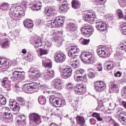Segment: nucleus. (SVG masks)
I'll return each mask as SVG.
<instances>
[{
    "label": "nucleus",
    "mask_w": 126,
    "mask_h": 126,
    "mask_svg": "<svg viewBox=\"0 0 126 126\" xmlns=\"http://www.w3.org/2000/svg\"><path fill=\"white\" fill-rule=\"evenodd\" d=\"M47 12L49 13L46 17L47 22L54 28L61 27L64 23L63 17H55L57 14L51 11V9H48Z\"/></svg>",
    "instance_id": "obj_1"
},
{
    "label": "nucleus",
    "mask_w": 126,
    "mask_h": 126,
    "mask_svg": "<svg viewBox=\"0 0 126 126\" xmlns=\"http://www.w3.org/2000/svg\"><path fill=\"white\" fill-rule=\"evenodd\" d=\"M81 59L86 63H94L96 57L90 52H84L81 54Z\"/></svg>",
    "instance_id": "obj_2"
},
{
    "label": "nucleus",
    "mask_w": 126,
    "mask_h": 126,
    "mask_svg": "<svg viewBox=\"0 0 126 126\" xmlns=\"http://www.w3.org/2000/svg\"><path fill=\"white\" fill-rule=\"evenodd\" d=\"M20 8H21V7L19 6H12L10 9V13L12 15H13L15 17H20V16L23 15L22 10H21Z\"/></svg>",
    "instance_id": "obj_3"
},
{
    "label": "nucleus",
    "mask_w": 126,
    "mask_h": 126,
    "mask_svg": "<svg viewBox=\"0 0 126 126\" xmlns=\"http://www.w3.org/2000/svg\"><path fill=\"white\" fill-rule=\"evenodd\" d=\"M38 88V84L36 82L25 85L24 88L26 91H29V93H34L35 89Z\"/></svg>",
    "instance_id": "obj_4"
},
{
    "label": "nucleus",
    "mask_w": 126,
    "mask_h": 126,
    "mask_svg": "<svg viewBox=\"0 0 126 126\" xmlns=\"http://www.w3.org/2000/svg\"><path fill=\"white\" fill-rule=\"evenodd\" d=\"M43 79L45 81L50 80L51 78H53L55 76V73L54 70H45L43 71Z\"/></svg>",
    "instance_id": "obj_5"
},
{
    "label": "nucleus",
    "mask_w": 126,
    "mask_h": 126,
    "mask_svg": "<svg viewBox=\"0 0 126 126\" xmlns=\"http://www.w3.org/2000/svg\"><path fill=\"white\" fill-rule=\"evenodd\" d=\"M29 118L33 123L37 124V125H39V124H41L42 123L41 116L37 113H33L30 114Z\"/></svg>",
    "instance_id": "obj_6"
},
{
    "label": "nucleus",
    "mask_w": 126,
    "mask_h": 126,
    "mask_svg": "<svg viewBox=\"0 0 126 126\" xmlns=\"http://www.w3.org/2000/svg\"><path fill=\"white\" fill-rule=\"evenodd\" d=\"M72 74V69L71 67L69 66H67L64 68L63 70V73L62 74V76L65 79H67V78H69L71 75Z\"/></svg>",
    "instance_id": "obj_7"
},
{
    "label": "nucleus",
    "mask_w": 126,
    "mask_h": 126,
    "mask_svg": "<svg viewBox=\"0 0 126 126\" xmlns=\"http://www.w3.org/2000/svg\"><path fill=\"white\" fill-rule=\"evenodd\" d=\"M95 18H96V14L94 11H91L86 14L84 20L87 22H93Z\"/></svg>",
    "instance_id": "obj_8"
},
{
    "label": "nucleus",
    "mask_w": 126,
    "mask_h": 126,
    "mask_svg": "<svg viewBox=\"0 0 126 126\" xmlns=\"http://www.w3.org/2000/svg\"><path fill=\"white\" fill-rule=\"evenodd\" d=\"M78 53H79V49L75 46H71L70 47L68 52V56L70 58H72L73 60H74L76 58L73 57H75V54H78Z\"/></svg>",
    "instance_id": "obj_9"
},
{
    "label": "nucleus",
    "mask_w": 126,
    "mask_h": 126,
    "mask_svg": "<svg viewBox=\"0 0 126 126\" xmlns=\"http://www.w3.org/2000/svg\"><path fill=\"white\" fill-rule=\"evenodd\" d=\"M55 61L58 63H63L65 61V55L63 53H56L55 55Z\"/></svg>",
    "instance_id": "obj_10"
},
{
    "label": "nucleus",
    "mask_w": 126,
    "mask_h": 126,
    "mask_svg": "<svg viewBox=\"0 0 126 126\" xmlns=\"http://www.w3.org/2000/svg\"><path fill=\"white\" fill-rule=\"evenodd\" d=\"M94 88L97 92H101L106 88V85L104 84V82L97 81L95 83Z\"/></svg>",
    "instance_id": "obj_11"
},
{
    "label": "nucleus",
    "mask_w": 126,
    "mask_h": 126,
    "mask_svg": "<svg viewBox=\"0 0 126 126\" xmlns=\"http://www.w3.org/2000/svg\"><path fill=\"white\" fill-rule=\"evenodd\" d=\"M112 48L110 47H107L106 49L100 48L96 50V53L98 56L101 58L105 57L107 55V52H111Z\"/></svg>",
    "instance_id": "obj_12"
},
{
    "label": "nucleus",
    "mask_w": 126,
    "mask_h": 126,
    "mask_svg": "<svg viewBox=\"0 0 126 126\" xmlns=\"http://www.w3.org/2000/svg\"><path fill=\"white\" fill-rule=\"evenodd\" d=\"M3 111L4 112L3 113V115L4 116V119L5 120H9L10 119H11V117H12V114H11V112H10V109H9L7 107H4L2 108Z\"/></svg>",
    "instance_id": "obj_13"
},
{
    "label": "nucleus",
    "mask_w": 126,
    "mask_h": 126,
    "mask_svg": "<svg viewBox=\"0 0 126 126\" xmlns=\"http://www.w3.org/2000/svg\"><path fill=\"white\" fill-rule=\"evenodd\" d=\"M11 82L8 77H5L1 81V85L4 88L9 89L11 87Z\"/></svg>",
    "instance_id": "obj_14"
},
{
    "label": "nucleus",
    "mask_w": 126,
    "mask_h": 126,
    "mask_svg": "<svg viewBox=\"0 0 126 126\" xmlns=\"http://www.w3.org/2000/svg\"><path fill=\"white\" fill-rule=\"evenodd\" d=\"M9 105L14 112H19V104L16 101L10 100Z\"/></svg>",
    "instance_id": "obj_15"
},
{
    "label": "nucleus",
    "mask_w": 126,
    "mask_h": 126,
    "mask_svg": "<svg viewBox=\"0 0 126 126\" xmlns=\"http://www.w3.org/2000/svg\"><path fill=\"white\" fill-rule=\"evenodd\" d=\"M9 67V62L4 61L2 59H0V70H4Z\"/></svg>",
    "instance_id": "obj_16"
},
{
    "label": "nucleus",
    "mask_w": 126,
    "mask_h": 126,
    "mask_svg": "<svg viewBox=\"0 0 126 126\" xmlns=\"http://www.w3.org/2000/svg\"><path fill=\"white\" fill-rule=\"evenodd\" d=\"M96 28L99 31H105L107 29V25L103 22H96Z\"/></svg>",
    "instance_id": "obj_17"
},
{
    "label": "nucleus",
    "mask_w": 126,
    "mask_h": 126,
    "mask_svg": "<svg viewBox=\"0 0 126 126\" xmlns=\"http://www.w3.org/2000/svg\"><path fill=\"white\" fill-rule=\"evenodd\" d=\"M65 104H66L65 100L63 98H57L54 105H55L56 107H63Z\"/></svg>",
    "instance_id": "obj_18"
},
{
    "label": "nucleus",
    "mask_w": 126,
    "mask_h": 126,
    "mask_svg": "<svg viewBox=\"0 0 126 126\" xmlns=\"http://www.w3.org/2000/svg\"><path fill=\"white\" fill-rule=\"evenodd\" d=\"M81 32L83 35L90 34L93 33V29L92 28L85 27L81 29Z\"/></svg>",
    "instance_id": "obj_19"
},
{
    "label": "nucleus",
    "mask_w": 126,
    "mask_h": 126,
    "mask_svg": "<svg viewBox=\"0 0 126 126\" xmlns=\"http://www.w3.org/2000/svg\"><path fill=\"white\" fill-rule=\"evenodd\" d=\"M24 26L26 28H33L34 24L33 21L30 19H26L23 22Z\"/></svg>",
    "instance_id": "obj_20"
},
{
    "label": "nucleus",
    "mask_w": 126,
    "mask_h": 126,
    "mask_svg": "<svg viewBox=\"0 0 126 126\" xmlns=\"http://www.w3.org/2000/svg\"><path fill=\"white\" fill-rule=\"evenodd\" d=\"M76 29H77L76 25L73 23H69L67 25V31L70 33H73Z\"/></svg>",
    "instance_id": "obj_21"
},
{
    "label": "nucleus",
    "mask_w": 126,
    "mask_h": 126,
    "mask_svg": "<svg viewBox=\"0 0 126 126\" xmlns=\"http://www.w3.org/2000/svg\"><path fill=\"white\" fill-rule=\"evenodd\" d=\"M53 84L56 89L58 90H61L63 88V84H62V81L60 79H55Z\"/></svg>",
    "instance_id": "obj_22"
},
{
    "label": "nucleus",
    "mask_w": 126,
    "mask_h": 126,
    "mask_svg": "<svg viewBox=\"0 0 126 126\" xmlns=\"http://www.w3.org/2000/svg\"><path fill=\"white\" fill-rule=\"evenodd\" d=\"M74 90L76 93H81L84 92L85 87H84V85L82 84H78L74 87Z\"/></svg>",
    "instance_id": "obj_23"
},
{
    "label": "nucleus",
    "mask_w": 126,
    "mask_h": 126,
    "mask_svg": "<svg viewBox=\"0 0 126 126\" xmlns=\"http://www.w3.org/2000/svg\"><path fill=\"white\" fill-rule=\"evenodd\" d=\"M118 119L123 125H126V113L122 112L120 113Z\"/></svg>",
    "instance_id": "obj_24"
},
{
    "label": "nucleus",
    "mask_w": 126,
    "mask_h": 126,
    "mask_svg": "<svg viewBox=\"0 0 126 126\" xmlns=\"http://www.w3.org/2000/svg\"><path fill=\"white\" fill-rule=\"evenodd\" d=\"M13 76L15 79H20V78H22V72L14 71L13 73Z\"/></svg>",
    "instance_id": "obj_25"
},
{
    "label": "nucleus",
    "mask_w": 126,
    "mask_h": 126,
    "mask_svg": "<svg viewBox=\"0 0 126 126\" xmlns=\"http://www.w3.org/2000/svg\"><path fill=\"white\" fill-rule=\"evenodd\" d=\"M76 119L77 124H78V125L83 126L84 124H85V120H84V118L80 116H77Z\"/></svg>",
    "instance_id": "obj_26"
},
{
    "label": "nucleus",
    "mask_w": 126,
    "mask_h": 126,
    "mask_svg": "<svg viewBox=\"0 0 126 126\" xmlns=\"http://www.w3.org/2000/svg\"><path fill=\"white\" fill-rule=\"evenodd\" d=\"M72 7L74 9H78L80 7V3L77 0H73L72 1Z\"/></svg>",
    "instance_id": "obj_27"
},
{
    "label": "nucleus",
    "mask_w": 126,
    "mask_h": 126,
    "mask_svg": "<svg viewBox=\"0 0 126 126\" xmlns=\"http://www.w3.org/2000/svg\"><path fill=\"white\" fill-rule=\"evenodd\" d=\"M111 88L112 91L115 93L119 92V85L117 84V83H112Z\"/></svg>",
    "instance_id": "obj_28"
},
{
    "label": "nucleus",
    "mask_w": 126,
    "mask_h": 126,
    "mask_svg": "<svg viewBox=\"0 0 126 126\" xmlns=\"http://www.w3.org/2000/svg\"><path fill=\"white\" fill-rule=\"evenodd\" d=\"M74 78L76 81H83L84 79L86 78V75H83V76H80V75H78V76H74Z\"/></svg>",
    "instance_id": "obj_29"
},
{
    "label": "nucleus",
    "mask_w": 126,
    "mask_h": 126,
    "mask_svg": "<svg viewBox=\"0 0 126 126\" xmlns=\"http://www.w3.org/2000/svg\"><path fill=\"white\" fill-rule=\"evenodd\" d=\"M38 102L41 105H45L47 102V100L46 99V97L43 95H40L39 96L38 98Z\"/></svg>",
    "instance_id": "obj_30"
},
{
    "label": "nucleus",
    "mask_w": 126,
    "mask_h": 126,
    "mask_svg": "<svg viewBox=\"0 0 126 126\" xmlns=\"http://www.w3.org/2000/svg\"><path fill=\"white\" fill-rule=\"evenodd\" d=\"M113 66H114V63L110 62L104 66V68L105 70H111L113 69Z\"/></svg>",
    "instance_id": "obj_31"
},
{
    "label": "nucleus",
    "mask_w": 126,
    "mask_h": 126,
    "mask_svg": "<svg viewBox=\"0 0 126 126\" xmlns=\"http://www.w3.org/2000/svg\"><path fill=\"white\" fill-rule=\"evenodd\" d=\"M71 62H74L75 63H74L72 64V66L74 68H78V67H79V60H77L76 59H72L71 60Z\"/></svg>",
    "instance_id": "obj_32"
},
{
    "label": "nucleus",
    "mask_w": 126,
    "mask_h": 126,
    "mask_svg": "<svg viewBox=\"0 0 126 126\" xmlns=\"http://www.w3.org/2000/svg\"><path fill=\"white\" fill-rule=\"evenodd\" d=\"M49 60L45 59L42 60V64L45 67H48L49 68H52V63H47Z\"/></svg>",
    "instance_id": "obj_33"
},
{
    "label": "nucleus",
    "mask_w": 126,
    "mask_h": 126,
    "mask_svg": "<svg viewBox=\"0 0 126 126\" xmlns=\"http://www.w3.org/2000/svg\"><path fill=\"white\" fill-rule=\"evenodd\" d=\"M33 45L34 48H39V47H41L42 45V41H41V40L40 39H36L34 41Z\"/></svg>",
    "instance_id": "obj_34"
},
{
    "label": "nucleus",
    "mask_w": 126,
    "mask_h": 126,
    "mask_svg": "<svg viewBox=\"0 0 126 126\" xmlns=\"http://www.w3.org/2000/svg\"><path fill=\"white\" fill-rule=\"evenodd\" d=\"M54 39L55 42H56V43H57V44H58V45L60 46L63 44V40L62 39V37L57 35L54 36Z\"/></svg>",
    "instance_id": "obj_35"
},
{
    "label": "nucleus",
    "mask_w": 126,
    "mask_h": 126,
    "mask_svg": "<svg viewBox=\"0 0 126 126\" xmlns=\"http://www.w3.org/2000/svg\"><path fill=\"white\" fill-rule=\"evenodd\" d=\"M5 104H6V98L3 95L0 94V105L4 106Z\"/></svg>",
    "instance_id": "obj_36"
},
{
    "label": "nucleus",
    "mask_w": 126,
    "mask_h": 126,
    "mask_svg": "<svg viewBox=\"0 0 126 126\" xmlns=\"http://www.w3.org/2000/svg\"><path fill=\"white\" fill-rule=\"evenodd\" d=\"M75 73L77 75H80L82 76L83 75H86V73H85V70H84L83 69L76 70L75 71Z\"/></svg>",
    "instance_id": "obj_37"
},
{
    "label": "nucleus",
    "mask_w": 126,
    "mask_h": 126,
    "mask_svg": "<svg viewBox=\"0 0 126 126\" xmlns=\"http://www.w3.org/2000/svg\"><path fill=\"white\" fill-rule=\"evenodd\" d=\"M89 73L88 76L89 78H94L95 77V74L94 73V70L92 68H89L88 70Z\"/></svg>",
    "instance_id": "obj_38"
},
{
    "label": "nucleus",
    "mask_w": 126,
    "mask_h": 126,
    "mask_svg": "<svg viewBox=\"0 0 126 126\" xmlns=\"http://www.w3.org/2000/svg\"><path fill=\"white\" fill-rule=\"evenodd\" d=\"M18 119L17 121V122L18 124H19L20 123H25L26 119L25 116L23 115H20L18 117Z\"/></svg>",
    "instance_id": "obj_39"
},
{
    "label": "nucleus",
    "mask_w": 126,
    "mask_h": 126,
    "mask_svg": "<svg viewBox=\"0 0 126 126\" xmlns=\"http://www.w3.org/2000/svg\"><path fill=\"white\" fill-rule=\"evenodd\" d=\"M1 46L2 48H7V47H9V41L6 39L3 40Z\"/></svg>",
    "instance_id": "obj_40"
},
{
    "label": "nucleus",
    "mask_w": 126,
    "mask_h": 126,
    "mask_svg": "<svg viewBox=\"0 0 126 126\" xmlns=\"http://www.w3.org/2000/svg\"><path fill=\"white\" fill-rule=\"evenodd\" d=\"M92 116L94 118H96L98 122H102V121H103V119L101 118V117H100V114H99V113L94 112L93 113Z\"/></svg>",
    "instance_id": "obj_41"
},
{
    "label": "nucleus",
    "mask_w": 126,
    "mask_h": 126,
    "mask_svg": "<svg viewBox=\"0 0 126 126\" xmlns=\"http://www.w3.org/2000/svg\"><path fill=\"white\" fill-rule=\"evenodd\" d=\"M7 24L9 26H12V25L16 24V20H14L12 18L9 19L8 20Z\"/></svg>",
    "instance_id": "obj_42"
},
{
    "label": "nucleus",
    "mask_w": 126,
    "mask_h": 126,
    "mask_svg": "<svg viewBox=\"0 0 126 126\" xmlns=\"http://www.w3.org/2000/svg\"><path fill=\"white\" fill-rule=\"evenodd\" d=\"M35 7V10H40L41 7H42V3L40 1H36V3L34 4Z\"/></svg>",
    "instance_id": "obj_43"
},
{
    "label": "nucleus",
    "mask_w": 126,
    "mask_h": 126,
    "mask_svg": "<svg viewBox=\"0 0 126 126\" xmlns=\"http://www.w3.org/2000/svg\"><path fill=\"white\" fill-rule=\"evenodd\" d=\"M0 9H2V10H7V8H8V3L4 2L1 4L0 6Z\"/></svg>",
    "instance_id": "obj_44"
},
{
    "label": "nucleus",
    "mask_w": 126,
    "mask_h": 126,
    "mask_svg": "<svg viewBox=\"0 0 126 126\" xmlns=\"http://www.w3.org/2000/svg\"><path fill=\"white\" fill-rule=\"evenodd\" d=\"M80 42L82 45H88L89 42H90V39L81 38L80 39Z\"/></svg>",
    "instance_id": "obj_45"
},
{
    "label": "nucleus",
    "mask_w": 126,
    "mask_h": 126,
    "mask_svg": "<svg viewBox=\"0 0 126 126\" xmlns=\"http://www.w3.org/2000/svg\"><path fill=\"white\" fill-rule=\"evenodd\" d=\"M121 28L124 35H126V23H123L121 26Z\"/></svg>",
    "instance_id": "obj_46"
},
{
    "label": "nucleus",
    "mask_w": 126,
    "mask_h": 126,
    "mask_svg": "<svg viewBox=\"0 0 126 126\" xmlns=\"http://www.w3.org/2000/svg\"><path fill=\"white\" fill-rule=\"evenodd\" d=\"M67 7V4H63L61 6H60L59 8V11L60 12H63L64 9H65Z\"/></svg>",
    "instance_id": "obj_47"
},
{
    "label": "nucleus",
    "mask_w": 126,
    "mask_h": 126,
    "mask_svg": "<svg viewBox=\"0 0 126 126\" xmlns=\"http://www.w3.org/2000/svg\"><path fill=\"white\" fill-rule=\"evenodd\" d=\"M25 59L29 62H32L33 61V56L31 54H28L27 56H25Z\"/></svg>",
    "instance_id": "obj_48"
},
{
    "label": "nucleus",
    "mask_w": 126,
    "mask_h": 126,
    "mask_svg": "<svg viewBox=\"0 0 126 126\" xmlns=\"http://www.w3.org/2000/svg\"><path fill=\"white\" fill-rule=\"evenodd\" d=\"M56 100H57V98L55 97L54 95H51L49 98V100L50 103L54 104L55 105V103L56 102Z\"/></svg>",
    "instance_id": "obj_49"
},
{
    "label": "nucleus",
    "mask_w": 126,
    "mask_h": 126,
    "mask_svg": "<svg viewBox=\"0 0 126 126\" xmlns=\"http://www.w3.org/2000/svg\"><path fill=\"white\" fill-rule=\"evenodd\" d=\"M33 78H39L41 76V73L38 70L36 73L32 74Z\"/></svg>",
    "instance_id": "obj_50"
},
{
    "label": "nucleus",
    "mask_w": 126,
    "mask_h": 126,
    "mask_svg": "<svg viewBox=\"0 0 126 126\" xmlns=\"http://www.w3.org/2000/svg\"><path fill=\"white\" fill-rule=\"evenodd\" d=\"M39 54L40 58H43V56H44V55H47V54H48V52L46 50H41L39 52Z\"/></svg>",
    "instance_id": "obj_51"
},
{
    "label": "nucleus",
    "mask_w": 126,
    "mask_h": 126,
    "mask_svg": "<svg viewBox=\"0 0 126 126\" xmlns=\"http://www.w3.org/2000/svg\"><path fill=\"white\" fill-rule=\"evenodd\" d=\"M117 13L120 18H123L124 17V14H123V11H122V10L118 9L117 11Z\"/></svg>",
    "instance_id": "obj_52"
},
{
    "label": "nucleus",
    "mask_w": 126,
    "mask_h": 126,
    "mask_svg": "<svg viewBox=\"0 0 126 126\" xmlns=\"http://www.w3.org/2000/svg\"><path fill=\"white\" fill-rule=\"evenodd\" d=\"M106 119H108L109 120H106V122L108 123H110V124H114L115 123H116V121L115 120H113L111 117H107Z\"/></svg>",
    "instance_id": "obj_53"
},
{
    "label": "nucleus",
    "mask_w": 126,
    "mask_h": 126,
    "mask_svg": "<svg viewBox=\"0 0 126 126\" xmlns=\"http://www.w3.org/2000/svg\"><path fill=\"white\" fill-rule=\"evenodd\" d=\"M38 69L36 68H34L33 67H31L30 69V72H31L32 73H33V74L35 73H36L38 71Z\"/></svg>",
    "instance_id": "obj_54"
},
{
    "label": "nucleus",
    "mask_w": 126,
    "mask_h": 126,
    "mask_svg": "<svg viewBox=\"0 0 126 126\" xmlns=\"http://www.w3.org/2000/svg\"><path fill=\"white\" fill-rule=\"evenodd\" d=\"M45 47L47 48H51L52 47V42L50 41H47L45 42Z\"/></svg>",
    "instance_id": "obj_55"
},
{
    "label": "nucleus",
    "mask_w": 126,
    "mask_h": 126,
    "mask_svg": "<svg viewBox=\"0 0 126 126\" xmlns=\"http://www.w3.org/2000/svg\"><path fill=\"white\" fill-rule=\"evenodd\" d=\"M120 47L121 49H122V50H124V51H126V43L120 44Z\"/></svg>",
    "instance_id": "obj_56"
},
{
    "label": "nucleus",
    "mask_w": 126,
    "mask_h": 126,
    "mask_svg": "<svg viewBox=\"0 0 126 126\" xmlns=\"http://www.w3.org/2000/svg\"><path fill=\"white\" fill-rule=\"evenodd\" d=\"M73 88V86L71 83H68L67 85L66 89H68V90H71Z\"/></svg>",
    "instance_id": "obj_57"
},
{
    "label": "nucleus",
    "mask_w": 126,
    "mask_h": 126,
    "mask_svg": "<svg viewBox=\"0 0 126 126\" xmlns=\"http://www.w3.org/2000/svg\"><path fill=\"white\" fill-rule=\"evenodd\" d=\"M17 101H18V102H20V103H22V104H23L25 102L24 99H23V98H22V97H17Z\"/></svg>",
    "instance_id": "obj_58"
},
{
    "label": "nucleus",
    "mask_w": 126,
    "mask_h": 126,
    "mask_svg": "<svg viewBox=\"0 0 126 126\" xmlns=\"http://www.w3.org/2000/svg\"><path fill=\"white\" fill-rule=\"evenodd\" d=\"M114 75L116 77H121L122 76V72L120 71H118L117 72L114 73Z\"/></svg>",
    "instance_id": "obj_59"
},
{
    "label": "nucleus",
    "mask_w": 126,
    "mask_h": 126,
    "mask_svg": "<svg viewBox=\"0 0 126 126\" xmlns=\"http://www.w3.org/2000/svg\"><path fill=\"white\" fill-rule=\"evenodd\" d=\"M94 1H95V2H97V4L98 5H101L102 4V2H103V1H105V0H94Z\"/></svg>",
    "instance_id": "obj_60"
},
{
    "label": "nucleus",
    "mask_w": 126,
    "mask_h": 126,
    "mask_svg": "<svg viewBox=\"0 0 126 126\" xmlns=\"http://www.w3.org/2000/svg\"><path fill=\"white\" fill-rule=\"evenodd\" d=\"M107 19H108L109 21H112V20L114 19V16L113 14L108 15Z\"/></svg>",
    "instance_id": "obj_61"
},
{
    "label": "nucleus",
    "mask_w": 126,
    "mask_h": 126,
    "mask_svg": "<svg viewBox=\"0 0 126 126\" xmlns=\"http://www.w3.org/2000/svg\"><path fill=\"white\" fill-rule=\"evenodd\" d=\"M103 69L102 67V65L100 63H99L97 67V71H101Z\"/></svg>",
    "instance_id": "obj_62"
},
{
    "label": "nucleus",
    "mask_w": 126,
    "mask_h": 126,
    "mask_svg": "<svg viewBox=\"0 0 126 126\" xmlns=\"http://www.w3.org/2000/svg\"><path fill=\"white\" fill-rule=\"evenodd\" d=\"M91 125H95L96 124V120L94 119H91L90 120Z\"/></svg>",
    "instance_id": "obj_63"
},
{
    "label": "nucleus",
    "mask_w": 126,
    "mask_h": 126,
    "mask_svg": "<svg viewBox=\"0 0 126 126\" xmlns=\"http://www.w3.org/2000/svg\"><path fill=\"white\" fill-rule=\"evenodd\" d=\"M95 9L99 11V12H101V10H102V9H103V7L100 6H96L95 7Z\"/></svg>",
    "instance_id": "obj_64"
}]
</instances>
